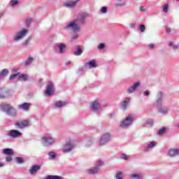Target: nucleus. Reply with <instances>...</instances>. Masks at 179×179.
Returning a JSON list of instances; mask_svg holds the SVG:
<instances>
[{
  "instance_id": "51",
  "label": "nucleus",
  "mask_w": 179,
  "mask_h": 179,
  "mask_svg": "<svg viewBox=\"0 0 179 179\" xmlns=\"http://www.w3.org/2000/svg\"><path fill=\"white\" fill-rule=\"evenodd\" d=\"M136 26V24L135 23H132L130 24L131 29H135Z\"/></svg>"
},
{
  "instance_id": "56",
  "label": "nucleus",
  "mask_w": 179,
  "mask_h": 179,
  "mask_svg": "<svg viewBox=\"0 0 179 179\" xmlns=\"http://www.w3.org/2000/svg\"><path fill=\"white\" fill-rule=\"evenodd\" d=\"M5 165L2 163H0V167H3Z\"/></svg>"
},
{
  "instance_id": "29",
  "label": "nucleus",
  "mask_w": 179,
  "mask_h": 179,
  "mask_svg": "<svg viewBox=\"0 0 179 179\" xmlns=\"http://www.w3.org/2000/svg\"><path fill=\"white\" fill-rule=\"evenodd\" d=\"M155 146H156V142L155 141H152L150 142L148 147L145 148L146 152H148V150H149V149H152V148H155Z\"/></svg>"
},
{
  "instance_id": "3",
  "label": "nucleus",
  "mask_w": 179,
  "mask_h": 179,
  "mask_svg": "<svg viewBox=\"0 0 179 179\" xmlns=\"http://www.w3.org/2000/svg\"><path fill=\"white\" fill-rule=\"evenodd\" d=\"M29 33V30L26 29H22L20 31H17L13 36V41H19L22 40Z\"/></svg>"
},
{
  "instance_id": "44",
  "label": "nucleus",
  "mask_w": 179,
  "mask_h": 179,
  "mask_svg": "<svg viewBox=\"0 0 179 179\" xmlns=\"http://www.w3.org/2000/svg\"><path fill=\"white\" fill-rule=\"evenodd\" d=\"M104 164V162L101 160L97 161L96 166L97 167H100L101 166H103Z\"/></svg>"
},
{
  "instance_id": "28",
  "label": "nucleus",
  "mask_w": 179,
  "mask_h": 179,
  "mask_svg": "<svg viewBox=\"0 0 179 179\" xmlns=\"http://www.w3.org/2000/svg\"><path fill=\"white\" fill-rule=\"evenodd\" d=\"M18 78H19L20 80L26 81L28 79L29 76L26 74H20L19 73Z\"/></svg>"
},
{
  "instance_id": "33",
  "label": "nucleus",
  "mask_w": 179,
  "mask_h": 179,
  "mask_svg": "<svg viewBox=\"0 0 179 179\" xmlns=\"http://www.w3.org/2000/svg\"><path fill=\"white\" fill-rule=\"evenodd\" d=\"M33 62V57H29L26 61H25V66H28L30 64Z\"/></svg>"
},
{
  "instance_id": "26",
  "label": "nucleus",
  "mask_w": 179,
  "mask_h": 179,
  "mask_svg": "<svg viewBox=\"0 0 179 179\" xmlns=\"http://www.w3.org/2000/svg\"><path fill=\"white\" fill-rule=\"evenodd\" d=\"M8 73H9V71L8 69H3L0 73V78H5Z\"/></svg>"
},
{
  "instance_id": "52",
  "label": "nucleus",
  "mask_w": 179,
  "mask_h": 179,
  "mask_svg": "<svg viewBox=\"0 0 179 179\" xmlns=\"http://www.w3.org/2000/svg\"><path fill=\"white\" fill-rule=\"evenodd\" d=\"M6 160V162H12V157H7Z\"/></svg>"
},
{
  "instance_id": "6",
  "label": "nucleus",
  "mask_w": 179,
  "mask_h": 179,
  "mask_svg": "<svg viewBox=\"0 0 179 179\" xmlns=\"http://www.w3.org/2000/svg\"><path fill=\"white\" fill-rule=\"evenodd\" d=\"M75 148V144L72 143V141H66V144L63 147V152L64 153H68L71 152Z\"/></svg>"
},
{
  "instance_id": "17",
  "label": "nucleus",
  "mask_w": 179,
  "mask_h": 179,
  "mask_svg": "<svg viewBox=\"0 0 179 179\" xmlns=\"http://www.w3.org/2000/svg\"><path fill=\"white\" fill-rule=\"evenodd\" d=\"M129 101H131V98H125L122 105V108L123 110H127V108H128V104H129Z\"/></svg>"
},
{
  "instance_id": "31",
  "label": "nucleus",
  "mask_w": 179,
  "mask_h": 179,
  "mask_svg": "<svg viewBox=\"0 0 179 179\" xmlns=\"http://www.w3.org/2000/svg\"><path fill=\"white\" fill-rule=\"evenodd\" d=\"M48 156H49V159H55V157H57V153L54 152H48Z\"/></svg>"
},
{
  "instance_id": "2",
  "label": "nucleus",
  "mask_w": 179,
  "mask_h": 179,
  "mask_svg": "<svg viewBox=\"0 0 179 179\" xmlns=\"http://www.w3.org/2000/svg\"><path fill=\"white\" fill-rule=\"evenodd\" d=\"M157 100L155 103V107L159 108V112L162 113V114H167L169 113V108L167 106H162V99H163V93L158 92L157 95Z\"/></svg>"
},
{
  "instance_id": "54",
  "label": "nucleus",
  "mask_w": 179,
  "mask_h": 179,
  "mask_svg": "<svg viewBox=\"0 0 179 179\" xmlns=\"http://www.w3.org/2000/svg\"><path fill=\"white\" fill-rule=\"evenodd\" d=\"M149 94H150V93L149 92V91H145V92H144V96H149Z\"/></svg>"
},
{
  "instance_id": "50",
  "label": "nucleus",
  "mask_w": 179,
  "mask_h": 179,
  "mask_svg": "<svg viewBox=\"0 0 179 179\" xmlns=\"http://www.w3.org/2000/svg\"><path fill=\"white\" fill-rule=\"evenodd\" d=\"M149 48L152 50V48H155V45L153 43H150L148 45Z\"/></svg>"
},
{
  "instance_id": "30",
  "label": "nucleus",
  "mask_w": 179,
  "mask_h": 179,
  "mask_svg": "<svg viewBox=\"0 0 179 179\" xmlns=\"http://www.w3.org/2000/svg\"><path fill=\"white\" fill-rule=\"evenodd\" d=\"M82 52H83V50L80 48V47H78L77 50L74 52V55H76V56L82 55Z\"/></svg>"
},
{
  "instance_id": "37",
  "label": "nucleus",
  "mask_w": 179,
  "mask_h": 179,
  "mask_svg": "<svg viewBox=\"0 0 179 179\" xmlns=\"http://www.w3.org/2000/svg\"><path fill=\"white\" fill-rule=\"evenodd\" d=\"M169 47H173V50H177V49H178V45H174V43H173V42H170V43H169Z\"/></svg>"
},
{
  "instance_id": "9",
  "label": "nucleus",
  "mask_w": 179,
  "mask_h": 179,
  "mask_svg": "<svg viewBox=\"0 0 179 179\" xmlns=\"http://www.w3.org/2000/svg\"><path fill=\"white\" fill-rule=\"evenodd\" d=\"M15 127L17 128H20V129H23V128H26V127H29V121L28 120H21L15 122Z\"/></svg>"
},
{
  "instance_id": "4",
  "label": "nucleus",
  "mask_w": 179,
  "mask_h": 179,
  "mask_svg": "<svg viewBox=\"0 0 179 179\" xmlns=\"http://www.w3.org/2000/svg\"><path fill=\"white\" fill-rule=\"evenodd\" d=\"M133 121L134 115H129L124 120L120 122V128H127V127H129V125L132 124Z\"/></svg>"
},
{
  "instance_id": "34",
  "label": "nucleus",
  "mask_w": 179,
  "mask_h": 179,
  "mask_svg": "<svg viewBox=\"0 0 179 179\" xmlns=\"http://www.w3.org/2000/svg\"><path fill=\"white\" fill-rule=\"evenodd\" d=\"M15 160L17 163H19V164L24 163V159H23V157H17L15 158Z\"/></svg>"
},
{
  "instance_id": "36",
  "label": "nucleus",
  "mask_w": 179,
  "mask_h": 179,
  "mask_svg": "<svg viewBox=\"0 0 179 179\" xmlns=\"http://www.w3.org/2000/svg\"><path fill=\"white\" fill-rule=\"evenodd\" d=\"M17 3H19V1H17V0H10V6H15V5H17Z\"/></svg>"
},
{
  "instance_id": "20",
  "label": "nucleus",
  "mask_w": 179,
  "mask_h": 179,
  "mask_svg": "<svg viewBox=\"0 0 179 179\" xmlns=\"http://www.w3.org/2000/svg\"><path fill=\"white\" fill-rule=\"evenodd\" d=\"M12 106H10L8 104L2 103L0 105V108H1L2 111H6V113H8L10 110Z\"/></svg>"
},
{
  "instance_id": "15",
  "label": "nucleus",
  "mask_w": 179,
  "mask_h": 179,
  "mask_svg": "<svg viewBox=\"0 0 179 179\" xmlns=\"http://www.w3.org/2000/svg\"><path fill=\"white\" fill-rule=\"evenodd\" d=\"M85 66L86 68V69H87V68H96V66H97V64H96V61L91 60L90 62H87L85 64Z\"/></svg>"
},
{
  "instance_id": "10",
  "label": "nucleus",
  "mask_w": 179,
  "mask_h": 179,
  "mask_svg": "<svg viewBox=\"0 0 179 179\" xmlns=\"http://www.w3.org/2000/svg\"><path fill=\"white\" fill-rule=\"evenodd\" d=\"M79 0H73V1H68L63 3V6H65V8H75Z\"/></svg>"
},
{
  "instance_id": "46",
  "label": "nucleus",
  "mask_w": 179,
  "mask_h": 179,
  "mask_svg": "<svg viewBox=\"0 0 179 179\" xmlns=\"http://www.w3.org/2000/svg\"><path fill=\"white\" fill-rule=\"evenodd\" d=\"M139 29H140L141 31L143 32V31H145L146 28L145 27V25L141 24V25H139Z\"/></svg>"
},
{
  "instance_id": "49",
  "label": "nucleus",
  "mask_w": 179,
  "mask_h": 179,
  "mask_svg": "<svg viewBox=\"0 0 179 179\" xmlns=\"http://www.w3.org/2000/svg\"><path fill=\"white\" fill-rule=\"evenodd\" d=\"M147 124L149 125H153V120H147Z\"/></svg>"
},
{
  "instance_id": "47",
  "label": "nucleus",
  "mask_w": 179,
  "mask_h": 179,
  "mask_svg": "<svg viewBox=\"0 0 179 179\" xmlns=\"http://www.w3.org/2000/svg\"><path fill=\"white\" fill-rule=\"evenodd\" d=\"M105 47H106V45H104V43H100L98 46V49L103 50V48H104Z\"/></svg>"
},
{
  "instance_id": "42",
  "label": "nucleus",
  "mask_w": 179,
  "mask_h": 179,
  "mask_svg": "<svg viewBox=\"0 0 179 179\" xmlns=\"http://www.w3.org/2000/svg\"><path fill=\"white\" fill-rule=\"evenodd\" d=\"M101 13H107V7L103 6L101 8Z\"/></svg>"
},
{
  "instance_id": "18",
  "label": "nucleus",
  "mask_w": 179,
  "mask_h": 179,
  "mask_svg": "<svg viewBox=\"0 0 179 179\" xmlns=\"http://www.w3.org/2000/svg\"><path fill=\"white\" fill-rule=\"evenodd\" d=\"M38 170H40V166L34 165L29 170V173L31 176H33V174H36V173H37V171H38Z\"/></svg>"
},
{
  "instance_id": "40",
  "label": "nucleus",
  "mask_w": 179,
  "mask_h": 179,
  "mask_svg": "<svg viewBox=\"0 0 179 179\" xmlns=\"http://www.w3.org/2000/svg\"><path fill=\"white\" fill-rule=\"evenodd\" d=\"M31 22H33V19H31V18H27V19L26 22H27V27H30V23H31Z\"/></svg>"
},
{
  "instance_id": "1",
  "label": "nucleus",
  "mask_w": 179,
  "mask_h": 179,
  "mask_svg": "<svg viewBox=\"0 0 179 179\" xmlns=\"http://www.w3.org/2000/svg\"><path fill=\"white\" fill-rule=\"evenodd\" d=\"M87 17V14L82 13L78 15L76 20L71 22L65 29L67 30H73L75 33L80 31V27L85 23V19Z\"/></svg>"
},
{
  "instance_id": "53",
  "label": "nucleus",
  "mask_w": 179,
  "mask_h": 179,
  "mask_svg": "<svg viewBox=\"0 0 179 179\" xmlns=\"http://www.w3.org/2000/svg\"><path fill=\"white\" fill-rule=\"evenodd\" d=\"M166 33H167L168 34H170V33H171V29H170V28H166Z\"/></svg>"
},
{
  "instance_id": "25",
  "label": "nucleus",
  "mask_w": 179,
  "mask_h": 179,
  "mask_svg": "<svg viewBox=\"0 0 179 179\" xmlns=\"http://www.w3.org/2000/svg\"><path fill=\"white\" fill-rule=\"evenodd\" d=\"M43 179H64V178L62 176L49 175Z\"/></svg>"
},
{
  "instance_id": "39",
  "label": "nucleus",
  "mask_w": 179,
  "mask_h": 179,
  "mask_svg": "<svg viewBox=\"0 0 179 179\" xmlns=\"http://www.w3.org/2000/svg\"><path fill=\"white\" fill-rule=\"evenodd\" d=\"M164 132H166V127H162L161 129H159L158 135H163Z\"/></svg>"
},
{
  "instance_id": "7",
  "label": "nucleus",
  "mask_w": 179,
  "mask_h": 179,
  "mask_svg": "<svg viewBox=\"0 0 179 179\" xmlns=\"http://www.w3.org/2000/svg\"><path fill=\"white\" fill-rule=\"evenodd\" d=\"M110 139H111V136L110 135V134L108 133L104 134L101 137V139L99 141V145H101V146H103V145H106V143H107L108 142H110Z\"/></svg>"
},
{
  "instance_id": "48",
  "label": "nucleus",
  "mask_w": 179,
  "mask_h": 179,
  "mask_svg": "<svg viewBox=\"0 0 179 179\" xmlns=\"http://www.w3.org/2000/svg\"><path fill=\"white\" fill-rule=\"evenodd\" d=\"M139 10L140 12H146V8H145L143 6H140Z\"/></svg>"
},
{
  "instance_id": "45",
  "label": "nucleus",
  "mask_w": 179,
  "mask_h": 179,
  "mask_svg": "<svg viewBox=\"0 0 179 179\" xmlns=\"http://www.w3.org/2000/svg\"><path fill=\"white\" fill-rule=\"evenodd\" d=\"M122 159H123L124 160H128V159H129V156L123 154L121 155Z\"/></svg>"
},
{
  "instance_id": "16",
  "label": "nucleus",
  "mask_w": 179,
  "mask_h": 179,
  "mask_svg": "<svg viewBox=\"0 0 179 179\" xmlns=\"http://www.w3.org/2000/svg\"><path fill=\"white\" fill-rule=\"evenodd\" d=\"M57 48H59V54H64L65 50H66V45L64 43H58Z\"/></svg>"
},
{
  "instance_id": "24",
  "label": "nucleus",
  "mask_w": 179,
  "mask_h": 179,
  "mask_svg": "<svg viewBox=\"0 0 179 179\" xmlns=\"http://www.w3.org/2000/svg\"><path fill=\"white\" fill-rule=\"evenodd\" d=\"M67 103L64 101H58L57 102H56L55 103V107L59 108V107H64V106H66Z\"/></svg>"
},
{
  "instance_id": "35",
  "label": "nucleus",
  "mask_w": 179,
  "mask_h": 179,
  "mask_svg": "<svg viewBox=\"0 0 179 179\" xmlns=\"http://www.w3.org/2000/svg\"><path fill=\"white\" fill-rule=\"evenodd\" d=\"M124 178V174L122 172H117L116 173V178L117 179H122Z\"/></svg>"
},
{
  "instance_id": "58",
  "label": "nucleus",
  "mask_w": 179,
  "mask_h": 179,
  "mask_svg": "<svg viewBox=\"0 0 179 179\" xmlns=\"http://www.w3.org/2000/svg\"><path fill=\"white\" fill-rule=\"evenodd\" d=\"M176 1H179V0H176Z\"/></svg>"
},
{
  "instance_id": "5",
  "label": "nucleus",
  "mask_w": 179,
  "mask_h": 179,
  "mask_svg": "<svg viewBox=\"0 0 179 179\" xmlns=\"http://www.w3.org/2000/svg\"><path fill=\"white\" fill-rule=\"evenodd\" d=\"M54 84H52V82L50 81L46 87L45 96H52V94H54Z\"/></svg>"
},
{
  "instance_id": "14",
  "label": "nucleus",
  "mask_w": 179,
  "mask_h": 179,
  "mask_svg": "<svg viewBox=\"0 0 179 179\" xmlns=\"http://www.w3.org/2000/svg\"><path fill=\"white\" fill-rule=\"evenodd\" d=\"M43 139L46 145H52L55 142V139L50 136H44Z\"/></svg>"
},
{
  "instance_id": "19",
  "label": "nucleus",
  "mask_w": 179,
  "mask_h": 179,
  "mask_svg": "<svg viewBox=\"0 0 179 179\" xmlns=\"http://www.w3.org/2000/svg\"><path fill=\"white\" fill-rule=\"evenodd\" d=\"M8 96H9L8 91L5 90L3 88H0V99H5V97H8Z\"/></svg>"
},
{
  "instance_id": "22",
  "label": "nucleus",
  "mask_w": 179,
  "mask_h": 179,
  "mask_svg": "<svg viewBox=\"0 0 179 179\" xmlns=\"http://www.w3.org/2000/svg\"><path fill=\"white\" fill-rule=\"evenodd\" d=\"M3 152L4 153V155H7L8 156H12L13 155H14L13 150L10 148H6L3 150Z\"/></svg>"
},
{
  "instance_id": "13",
  "label": "nucleus",
  "mask_w": 179,
  "mask_h": 179,
  "mask_svg": "<svg viewBox=\"0 0 179 179\" xmlns=\"http://www.w3.org/2000/svg\"><path fill=\"white\" fill-rule=\"evenodd\" d=\"M141 86V83L137 82L128 88V93H134Z\"/></svg>"
},
{
  "instance_id": "21",
  "label": "nucleus",
  "mask_w": 179,
  "mask_h": 179,
  "mask_svg": "<svg viewBox=\"0 0 179 179\" xmlns=\"http://www.w3.org/2000/svg\"><path fill=\"white\" fill-rule=\"evenodd\" d=\"M169 156H171V157L177 156V155H179V149H171L169 151Z\"/></svg>"
},
{
  "instance_id": "41",
  "label": "nucleus",
  "mask_w": 179,
  "mask_h": 179,
  "mask_svg": "<svg viewBox=\"0 0 179 179\" xmlns=\"http://www.w3.org/2000/svg\"><path fill=\"white\" fill-rule=\"evenodd\" d=\"M163 10H164V12H165V13H167L168 10H169V4H165L164 6Z\"/></svg>"
},
{
  "instance_id": "57",
  "label": "nucleus",
  "mask_w": 179,
  "mask_h": 179,
  "mask_svg": "<svg viewBox=\"0 0 179 179\" xmlns=\"http://www.w3.org/2000/svg\"><path fill=\"white\" fill-rule=\"evenodd\" d=\"M177 127H178V128H179V123H178V126H177Z\"/></svg>"
},
{
  "instance_id": "11",
  "label": "nucleus",
  "mask_w": 179,
  "mask_h": 179,
  "mask_svg": "<svg viewBox=\"0 0 179 179\" xmlns=\"http://www.w3.org/2000/svg\"><path fill=\"white\" fill-rule=\"evenodd\" d=\"M8 136L10 138H19L22 136V133L17 130H10L8 131Z\"/></svg>"
},
{
  "instance_id": "23",
  "label": "nucleus",
  "mask_w": 179,
  "mask_h": 179,
  "mask_svg": "<svg viewBox=\"0 0 179 179\" xmlns=\"http://www.w3.org/2000/svg\"><path fill=\"white\" fill-rule=\"evenodd\" d=\"M7 114L8 115H11L12 117H15V115H16V110L11 107L9 110H7Z\"/></svg>"
},
{
  "instance_id": "8",
  "label": "nucleus",
  "mask_w": 179,
  "mask_h": 179,
  "mask_svg": "<svg viewBox=\"0 0 179 179\" xmlns=\"http://www.w3.org/2000/svg\"><path fill=\"white\" fill-rule=\"evenodd\" d=\"M90 108V110H92V111L97 113V111H100L101 108V105H100V103H99V101H94L92 103H91Z\"/></svg>"
},
{
  "instance_id": "27",
  "label": "nucleus",
  "mask_w": 179,
  "mask_h": 179,
  "mask_svg": "<svg viewBox=\"0 0 179 179\" xmlns=\"http://www.w3.org/2000/svg\"><path fill=\"white\" fill-rule=\"evenodd\" d=\"M131 179H142L143 176L142 174H131Z\"/></svg>"
},
{
  "instance_id": "43",
  "label": "nucleus",
  "mask_w": 179,
  "mask_h": 179,
  "mask_svg": "<svg viewBox=\"0 0 179 179\" xmlns=\"http://www.w3.org/2000/svg\"><path fill=\"white\" fill-rule=\"evenodd\" d=\"M79 37L78 34H74L72 38H71V43L74 41V40H78Z\"/></svg>"
},
{
  "instance_id": "38",
  "label": "nucleus",
  "mask_w": 179,
  "mask_h": 179,
  "mask_svg": "<svg viewBox=\"0 0 179 179\" xmlns=\"http://www.w3.org/2000/svg\"><path fill=\"white\" fill-rule=\"evenodd\" d=\"M19 76V73H15L10 76V80H13L14 79H16Z\"/></svg>"
},
{
  "instance_id": "55",
  "label": "nucleus",
  "mask_w": 179,
  "mask_h": 179,
  "mask_svg": "<svg viewBox=\"0 0 179 179\" xmlns=\"http://www.w3.org/2000/svg\"><path fill=\"white\" fill-rule=\"evenodd\" d=\"M71 64H72L71 62H68L66 63V66H68L69 65H71Z\"/></svg>"
},
{
  "instance_id": "12",
  "label": "nucleus",
  "mask_w": 179,
  "mask_h": 179,
  "mask_svg": "<svg viewBox=\"0 0 179 179\" xmlns=\"http://www.w3.org/2000/svg\"><path fill=\"white\" fill-rule=\"evenodd\" d=\"M30 106H31V103H24L22 104H20L17 106L19 110H23L24 111H27L29 108H30Z\"/></svg>"
},
{
  "instance_id": "32",
  "label": "nucleus",
  "mask_w": 179,
  "mask_h": 179,
  "mask_svg": "<svg viewBox=\"0 0 179 179\" xmlns=\"http://www.w3.org/2000/svg\"><path fill=\"white\" fill-rule=\"evenodd\" d=\"M98 171H99V168L97 167H95L89 170L90 174H96V173H98Z\"/></svg>"
}]
</instances>
